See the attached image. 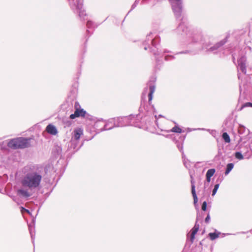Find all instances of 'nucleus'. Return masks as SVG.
<instances>
[{
  "mask_svg": "<svg viewBox=\"0 0 252 252\" xmlns=\"http://www.w3.org/2000/svg\"><path fill=\"white\" fill-rule=\"evenodd\" d=\"M42 176L33 172L26 174L21 181L23 187H28L30 189L37 188L41 182Z\"/></svg>",
  "mask_w": 252,
  "mask_h": 252,
  "instance_id": "1",
  "label": "nucleus"
},
{
  "mask_svg": "<svg viewBox=\"0 0 252 252\" xmlns=\"http://www.w3.org/2000/svg\"><path fill=\"white\" fill-rule=\"evenodd\" d=\"M7 146L13 149L26 148L31 146L30 139L24 137L14 138L8 142Z\"/></svg>",
  "mask_w": 252,
  "mask_h": 252,
  "instance_id": "2",
  "label": "nucleus"
},
{
  "mask_svg": "<svg viewBox=\"0 0 252 252\" xmlns=\"http://www.w3.org/2000/svg\"><path fill=\"white\" fill-rule=\"evenodd\" d=\"M169 2L174 14L177 17L180 16L182 11V2L175 1L174 0H171Z\"/></svg>",
  "mask_w": 252,
  "mask_h": 252,
  "instance_id": "3",
  "label": "nucleus"
},
{
  "mask_svg": "<svg viewBox=\"0 0 252 252\" xmlns=\"http://www.w3.org/2000/svg\"><path fill=\"white\" fill-rule=\"evenodd\" d=\"M79 104L78 102L75 103L74 107L75 111L74 114H71L69 118L71 119H74L75 118L79 117H84L86 115V112L83 109H79Z\"/></svg>",
  "mask_w": 252,
  "mask_h": 252,
  "instance_id": "4",
  "label": "nucleus"
},
{
  "mask_svg": "<svg viewBox=\"0 0 252 252\" xmlns=\"http://www.w3.org/2000/svg\"><path fill=\"white\" fill-rule=\"evenodd\" d=\"M199 228V225L197 224V222L195 223L194 227L190 230V240L191 243H193L195 235L198 232Z\"/></svg>",
  "mask_w": 252,
  "mask_h": 252,
  "instance_id": "5",
  "label": "nucleus"
},
{
  "mask_svg": "<svg viewBox=\"0 0 252 252\" xmlns=\"http://www.w3.org/2000/svg\"><path fill=\"white\" fill-rule=\"evenodd\" d=\"M46 130L48 133L53 135H56L58 133L56 126L52 124H49L47 126Z\"/></svg>",
  "mask_w": 252,
  "mask_h": 252,
  "instance_id": "6",
  "label": "nucleus"
},
{
  "mask_svg": "<svg viewBox=\"0 0 252 252\" xmlns=\"http://www.w3.org/2000/svg\"><path fill=\"white\" fill-rule=\"evenodd\" d=\"M215 169L214 168L209 169L206 173V180L208 182H210L211 181V178L212 177L215 173Z\"/></svg>",
  "mask_w": 252,
  "mask_h": 252,
  "instance_id": "7",
  "label": "nucleus"
},
{
  "mask_svg": "<svg viewBox=\"0 0 252 252\" xmlns=\"http://www.w3.org/2000/svg\"><path fill=\"white\" fill-rule=\"evenodd\" d=\"M74 139L76 140H78L79 139L80 136L83 134V130L81 128L75 129L74 130Z\"/></svg>",
  "mask_w": 252,
  "mask_h": 252,
  "instance_id": "8",
  "label": "nucleus"
},
{
  "mask_svg": "<svg viewBox=\"0 0 252 252\" xmlns=\"http://www.w3.org/2000/svg\"><path fill=\"white\" fill-rule=\"evenodd\" d=\"M191 193L193 197L194 202L196 203L197 202V197L195 192L194 182L191 180Z\"/></svg>",
  "mask_w": 252,
  "mask_h": 252,
  "instance_id": "9",
  "label": "nucleus"
},
{
  "mask_svg": "<svg viewBox=\"0 0 252 252\" xmlns=\"http://www.w3.org/2000/svg\"><path fill=\"white\" fill-rule=\"evenodd\" d=\"M17 193L23 197H28L31 195V194L27 190L23 189H20L17 190Z\"/></svg>",
  "mask_w": 252,
  "mask_h": 252,
  "instance_id": "10",
  "label": "nucleus"
},
{
  "mask_svg": "<svg viewBox=\"0 0 252 252\" xmlns=\"http://www.w3.org/2000/svg\"><path fill=\"white\" fill-rule=\"evenodd\" d=\"M220 234V232L209 233L208 234V235H209L211 240L213 241V240H215L216 239L218 238L219 237Z\"/></svg>",
  "mask_w": 252,
  "mask_h": 252,
  "instance_id": "11",
  "label": "nucleus"
},
{
  "mask_svg": "<svg viewBox=\"0 0 252 252\" xmlns=\"http://www.w3.org/2000/svg\"><path fill=\"white\" fill-rule=\"evenodd\" d=\"M150 93L148 95L149 101H151L153 98V94L155 91V87L154 86H150Z\"/></svg>",
  "mask_w": 252,
  "mask_h": 252,
  "instance_id": "12",
  "label": "nucleus"
},
{
  "mask_svg": "<svg viewBox=\"0 0 252 252\" xmlns=\"http://www.w3.org/2000/svg\"><path fill=\"white\" fill-rule=\"evenodd\" d=\"M172 132L181 133L182 132V129L178 126H175L170 130Z\"/></svg>",
  "mask_w": 252,
  "mask_h": 252,
  "instance_id": "13",
  "label": "nucleus"
},
{
  "mask_svg": "<svg viewBox=\"0 0 252 252\" xmlns=\"http://www.w3.org/2000/svg\"><path fill=\"white\" fill-rule=\"evenodd\" d=\"M234 165L233 163H228L226 166V169L225 172V174L227 175L230 171L233 169Z\"/></svg>",
  "mask_w": 252,
  "mask_h": 252,
  "instance_id": "14",
  "label": "nucleus"
},
{
  "mask_svg": "<svg viewBox=\"0 0 252 252\" xmlns=\"http://www.w3.org/2000/svg\"><path fill=\"white\" fill-rule=\"evenodd\" d=\"M222 138L226 143H229L230 142V138L229 136L226 132H224L222 135Z\"/></svg>",
  "mask_w": 252,
  "mask_h": 252,
  "instance_id": "15",
  "label": "nucleus"
},
{
  "mask_svg": "<svg viewBox=\"0 0 252 252\" xmlns=\"http://www.w3.org/2000/svg\"><path fill=\"white\" fill-rule=\"evenodd\" d=\"M235 158L239 159H242L243 156L240 152H236L235 154Z\"/></svg>",
  "mask_w": 252,
  "mask_h": 252,
  "instance_id": "16",
  "label": "nucleus"
},
{
  "mask_svg": "<svg viewBox=\"0 0 252 252\" xmlns=\"http://www.w3.org/2000/svg\"><path fill=\"white\" fill-rule=\"evenodd\" d=\"M252 107V103L251 102H247V103H245L244 104H243L241 108H240V110H242L244 107Z\"/></svg>",
  "mask_w": 252,
  "mask_h": 252,
  "instance_id": "17",
  "label": "nucleus"
},
{
  "mask_svg": "<svg viewBox=\"0 0 252 252\" xmlns=\"http://www.w3.org/2000/svg\"><path fill=\"white\" fill-rule=\"evenodd\" d=\"M219 184H216L215 186L214 189H213V192H212V195L213 196H214L216 194L218 189H219Z\"/></svg>",
  "mask_w": 252,
  "mask_h": 252,
  "instance_id": "18",
  "label": "nucleus"
},
{
  "mask_svg": "<svg viewBox=\"0 0 252 252\" xmlns=\"http://www.w3.org/2000/svg\"><path fill=\"white\" fill-rule=\"evenodd\" d=\"M207 208V202L206 201L203 202L202 205V210L204 211L206 210Z\"/></svg>",
  "mask_w": 252,
  "mask_h": 252,
  "instance_id": "19",
  "label": "nucleus"
},
{
  "mask_svg": "<svg viewBox=\"0 0 252 252\" xmlns=\"http://www.w3.org/2000/svg\"><path fill=\"white\" fill-rule=\"evenodd\" d=\"M21 211L22 213H23L24 212H27L28 213H30V211L24 208L23 207H21Z\"/></svg>",
  "mask_w": 252,
  "mask_h": 252,
  "instance_id": "20",
  "label": "nucleus"
},
{
  "mask_svg": "<svg viewBox=\"0 0 252 252\" xmlns=\"http://www.w3.org/2000/svg\"><path fill=\"white\" fill-rule=\"evenodd\" d=\"M210 219V217L209 214H208L207 216L206 217V218L205 219V222L208 223L209 222Z\"/></svg>",
  "mask_w": 252,
  "mask_h": 252,
  "instance_id": "21",
  "label": "nucleus"
},
{
  "mask_svg": "<svg viewBox=\"0 0 252 252\" xmlns=\"http://www.w3.org/2000/svg\"><path fill=\"white\" fill-rule=\"evenodd\" d=\"M169 1H171V0H169ZM175 1L182 2L181 0H174Z\"/></svg>",
  "mask_w": 252,
  "mask_h": 252,
  "instance_id": "22",
  "label": "nucleus"
},
{
  "mask_svg": "<svg viewBox=\"0 0 252 252\" xmlns=\"http://www.w3.org/2000/svg\"><path fill=\"white\" fill-rule=\"evenodd\" d=\"M241 68H242V71H244V69H245V68L244 67V66H243V65H242V64L241 65Z\"/></svg>",
  "mask_w": 252,
  "mask_h": 252,
  "instance_id": "23",
  "label": "nucleus"
}]
</instances>
